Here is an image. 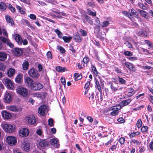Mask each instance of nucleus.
Listing matches in <instances>:
<instances>
[{
  "label": "nucleus",
  "instance_id": "1",
  "mask_svg": "<svg viewBox=\"0 0 153 153\" xmlns=\"http://www.w3.org/2000/svg\"><path fill=\"white\" fill-rule=\"evenodd\" d=\"M1 127L6 131L9 133H11L14 131L16 128L15 126L9 125L4 123H2Z\"/></svg>",
  "mask_w": 153,
  "mask_h": 153
},
{
  "label": "nucleus",
  "instance_id": "2",
  "mask_svg": "<svg viewBox=\"0 0 153 153\" xmlns=\"http://www.w3.org/2000/svg\"><path fill=\"white\" fill-rule=\"evenodd\" d=\"M29 76L34 79H37L40 76L38 71L35 68L30 69L28 72Z\"/></svg>",
  "mask_w": 153,
  "mask_h": 153
},
{
  "label": "nucleus",
  "instance_id": "3",
  "mask_svg": "<svg viewBox=\"0 0 153 153\" xmlns=\"http://www.w3.org/2000/svg\"><path fill=\"white\" fill-rule=\"evenodd\" d=\"M2 81L8 89L13 90V85L10 79L7 78H4L2 79Z\"/></svg>",
  "mask_w": 153,
  "mask_h": 153
},
{
  "label": "nucleus",
  "instance_id": "4",
  "mask_svg": "<svg viewBox=\"0 0 153 153\" xmlns=\"http://www.w3.org/2000/svg\"><path fill=\"white\" fill-rule=\"evenodd\" d=\"M6 142L10 146L16 145L17 143L16 138L15 137L8 136L6 138Z\"/></svg>",
  "mask_w": 153,
  "mask_h": 153
},
{
  "label": "nucleus",
  "instance_id": "5",
  "mask_svg": "<svg viewBox=\"0 0 153 153\" xmlns=\"http://www.w3.org/2000/svg\"><path fill=\"white\" fill-rule=\"evenodd\" d=\"M17 91L19 94L23 97H26L28 94L27 90L22 87L18 88L17 89Z\"/></svg>",
  "mask_w": 153,
  "mask_h": 153
},
{
  "label": "nucleus",
  "instance_id": "6",
  "mask_svg": "<svg viewBox=\"0 0 153 153\" xmlns=\"http://www.w3.org/2000/svg\"><path fill=\"white\" fill-rule=\"evenodd\" d=\"M47 106L43 105L39 107L38 110V112L40 115L44 116L48 112Z\"/></svg>",
  "mask_w": 153,
  "mask_h": 153
},
{
  "label": "nucleus",
  "instance_id": "7",
  "mask_svg": "<svg viewBox=\"0 0 153 153\" xmlns=\"http://www.w3.org/2000/svg\"><path fill=\"white\" fill-rule=\"evenodd\" d=\"M12 53L15 56H19L23 54V51L21 48H15L12 51Z\"/></svg>",
  "mask_w": 153,
  "mask_h": 153
},
{
  "label": "nucleus",
  "instance_id": "8",
  "mask_svg": "<svg viewBox=\"0 0 153 153\" xmlns=\"http://www.w3.org/2000/svg\"><path fill=\"white\" fill-rule=\"evenodd\" d=\"M29 134V131L28 129L26 128H21L19 132L20 136L22 137H27Z\"/></svg>",
  "mask_w": 153,
  "mask_h": 153
},
{
  "label": "nucleus",
  "instance_id": "9",
  "mask_svg": "<svg viewBox=\"0 0 153 153\" xmlns=\"http://www.w3.org/2000/svg\"><path fill=\"white\" fill-rule=\"evenodd\" d=\"M12 97L11 94L6 92L4 95V102L7 103H10L11 101Z\"/></svg>",
  "mask_w": 153,
  "mask_h": 153
},
{
  "label": "nucleus",
  "instance_id": "10",
  "mask_svg": "<svg viewBox=\"0 0 153 153\" xmlns=\"http://www.w3.org/2000/svg\"><path fill=\"white\" fill-rule=\"evenodd\" d=\"M48 142L47 139H41L39 142V146L43 149L48 146Z\"/></svg>",
  "mask_w": 153,
  "mask_h": 153
},
{
  "label": "nucleus",
  "instance_id": "11",
  "mask_svg": "<svg viewBox=\"0 0 153 153\" xmlns=\"http://www.w3.org/2000/svg\"><path fill=\"white\" fill-rule=\"evenodd\" d=\"M43 88V85L39 82H36L33 87L32 90L35 91H39Z\"/></svg>",
  "mask_w": 153,
  "mask_h": 153
},
{
  "label": "nucleus",
  "instance_id": "12",
  "mask_svg": "<svg viewBox=\"0 0 153 153\" xmlns=\"http://www.w3.org/2000/svg\"><path fill=\"white\" fill-rule=\"evenodd\" d=\"M131 101L132 100L131 99H128L126 100L122 101L119 104L120 106V108L121 109L122 107H123L128 105Z\"/></svg>",
  "mask_w": 153,
  "mask_h": 153
},
{
  "label": "nucleus",
  "instance_id": "13",
  "mask_svg": "<svg viewBox=\"0 0 153 153\" xmlns=\"http://www.w3.org/2000/svg\"><path fill=\"white\" fill-rule=\"evenodd\" d=\"M126 68L128 69L132 70L134 72H135L136 70L135 68V67L133 65L129 62H126L124 63Z\"/></svg>",
  "mask_w": 153,
  "mask_h": 153
},
{
  "label": "nucleus",
  "instance_id": "14",
  "mask_svg": "<svg viewBox=\"0 0 153 153\" xmlns=\"http://www.w3.org/2000/svg\"><path fill=\"white\" fill-rule=\"evenodd\" d=\"M27 120L28 123L31 124H34L36 123V119L34 117L33 115L28 116L27 117Z\"/></svg>",
  "mask_w": 153,
  "mask_h": 153
},
{
  "label": "nucleus",
  "instance_id": "15",
  "mask_svg": "<svg viewBox=\"0 0 153 153\" xmlns=\"http://www.w3.org/2000/svg\"><path fill=\"white\" fill-rule=\"evenodd\" d=\"M14 38L19 45H21L22 42V39L21 36L18 34H15L14 36Z\"/></svg>",
  "mask_w": 153,
  "mask_h": 153
},
{
  "label": "nucleus",
  "instance_id": "16",
  "mask_svg": "<svg viewBox=\"0 0 153 153\" xmlns=\"http://www.w3.org/2000/svg\"><path fill=\"white\" fill-rule=\"evenodd\" d=\"M50 142L51 144L55 148H58L59 146V143L56 139L53 138L50 140Z\"/></svg>",
  "mask_w": 153,
  "mask_h": 153
},
{
  "label": "nucleus",
  "instance_id": "17",
  "mask_svg": "<svg viewBox=\"0 0 153 153\" xmlns=\"http://www.w3.org/2000/svg\"><path fill=\"white\" fill-rule=\"evenodd\" d=\"M85 94L90 100H92L94 98V93L91 91H88V90L86 91Z\"/></svg>",
  "mask_w": 153,
  "mask_h": 153
},
{
  "label": "nucleus",
  "instance_id": "18",
  "mask_svg": "<svg viewBox=\"0 0 153 153\" xmlns=\"http://www.w3.org/2000/svg\"><path fill=\"white\" fill-rule=\"evenodd\" d=\"M1 114L3 117L4 119H7L10 118L12 116L11 114L10 113L5 111H2Z\"/></svg>",
  "mask_w": 153,
  "mask_h": 153
},
{
  "label": "nucleus",
  "instance_id": "19",
  "mask_svg": "<svg viewBox=\"0 0 153 153\" xmlns=\"http://www.w3.org/2000/svg\"><path fill=\"white\" fill-rule=\"evenodd\" d=\"M33 80L30 77H26L25 79V82L27 87L33 82Z\"/></svg>",
  "mask_w": 153,
  "mask_h": 153
},
{
  "label": "nucleus",
  "instance_id": "20",
  "mask_svg": "<svg viewBox=\"0 0 153 153\" xmlns=\"http://www.w3.org/2000/svg\"><path fill=\"white\" fill-rule=\"evenodd\" d=\"M22 146L24 150L26 152H27L30 148L29 144L25 141L22 143Z\"/></svg>",
  "mask_w": 153,
  "mask_h": 153
},
{
  "label": "nucleus",
  "instance_id": "21",
  "mask_svg": "<svg viewBox=\"0 0 153 153\" xmlns=\"http://www.w3.org/2000/svg\"><path fill=\"white\" fill-rule=\"evenodd\" d=\"M7 57V54L4 52H0V60L4 61Z\"/></svg>",
  "mask_w": 153,
  "mask_h": 153
},
{
  "label": "nucleus",
  "instance_id": "22",
  "mask_svg": "<svg viewBox=\"0 0 153 153\" xmlns=\"http://www.w3.org/2000/svg\"><path fill=\"white\" fill-rule=\"evenodd\" d=\"M15 70L12 68H10L7 72V74L9 77L13 76L14 74Z\"/></svg>",
  "mask_w": 153,
  "mask_h": 153
},
{
  "label": "nucleus",
  "instance_id": "23",
  "mask_svg": "<svg viewBox=\"0 0 153 153\" xmlns=\"http://www.w3.org/2000/svg\"><path fill=\"white\" fill-rule=\"evenodd\" d=\"M7 109L12 111H18V108L14 105L8 106H7Z\"/></svg>",
  "mask_w": 153,
  "mask_h": 153
},
{
  "label": "nucleus",
  "instance_id": "24",
  "mask_svg": "<svg viewBox=\"0 0 153 153\" xmlns=\"http://www.w3.org/2000/svg\"><path fill=\"white\" fill-rule=\"evenodd\" d=\"M5 18L7 22L9 23L11 25H12L14 24V22L10 16L8 15L6 16Z\"/></svg>",
  "mask_w": 153,
  "mask_h": 153
},
{
  "label": "nucleus",
  "instance_id": "25",
  "mask_svg": "<svg viewBox=\"0 0 153 153\" xmlns=\"http://www.w3.org/2000/svg\"><path fill=\"white\" fill-rule=\"evenodd\" d=\"M120 109V108H118L114 107V110L111 113V114L112 116H115L118 114L119 111H118Z\"/></svg>",
  "mask_w": 153,
  "mask_h": 153
},
{
  "label": "nucleus",
  "instance_id": "26",
  "mask_svg": "<svg viewBox=\"0 0 153 153\" xmlns=\"http://www.w3.org/2000/svg\"><path fill=\"white\" fill-rule=\"evenodd\" d=\"M7 8L6 4L3 2H0V10L1 11L5 10Z\"/></svg>",
  "mask_w": 153,
  "mask_h": 153
},
{
  "label": "nucleus",
  "instance_id": "27",
  "mask_svg": "<svg viewBox=\"0 0 153 153\" xmlns=\"http://www.w3.org/2000/svg\"><path fill=\"white\" fill-rule=\"evenodd\" d=\"M56 70L59 72H63L66 71L65 67H62L61 66H59L56 67Z\"/></svg>",
  "mask_w": 153,
  "mask_h": 153
},
{
  "label": "nucleus",
  "instance_id": "28",
  "mask_svg": "<svg viewBox=\"0 0 153 153\" xmlns=\"http://www.w3.org/2000/svg\"><path fill=\"white\" fill-rule=\"evenodd\" d=\"M22 77V76L21 74H18L15 78V82L18 83H21V82Z\"/></svg>",
  "mask_w": 153,
  "mask_h": 153
},
{
  "label": "nucleus",
  "instance_id": "29",
  "mask_svg": "<svg viewBox=\"0 0 153 153\" xmlns=\"http://www.w3.org/2000/svg\"><path fill=\"white\" fill-rule=\"evenodd\" d=\"M74 38L75 41L77 42H80L81 41V38L80 35L76 34L74 36Z\"/></svg>",
  "mask_w": 153,
  "mask_h": 153
},
{
  "label": "nucleus",
  "instance_id": "30",
  "mask_svg": "<svg viewBox=\"0 0 153 153\" xmlns=\"http://www.w3.org/2000/svg\"><path fill=\"white\" fill-rule=\"evenodd\" d=\"M62 38L65 42L68 43L72 39V37L71 36H64Z\"/></svg>",
  "mask_w": 153,
  "mask_h": 153
},
{
  "label": "nucleus",
  "instance_id": "31",
  "mask_svg": "<svg viewBox=\"0 0 153 153\" xmlns=\"http://www.w3.org/2000/svg\"><path fill=\"white\" fill-rule=\"evenodd\" d=\"M22 65L23 69L24 70H27L28 68L29 64L27 61H26L25 62H24L23 63Z\"/></svg>",
  "mask_w": 153,
  "mask_h": 153
},
{
  "label": "nucleus",
  "instance_id": "32",
  "mask_svg": "<svg viewBox=\"0 0 153 153\" xmlns=\"http://www.w3.org/2000/svg\"><path fill=\"white\" fill-rule=\"evenodd\" d=\"M74 76L75 77V80L76 81L81 79L82 77V75L80 74H78V73H75L74 74Z\"/></svg>",
  "mask_w": 153,
  "mask_h": 153
},
{
  "label": "nucleus",
  "instance_id": "33",
  "mask_svg": "<svg viewBox=\"0 0 153 153\" xmlns=\"http://www.w3.org/2000/svg\"><path fill=\"white\" fill-rule=\"evenodd\" d=\"M54 31L57 34L59 38H62L63 36V34L58 29H56L54 30Z\"/></svg>",
  "mask_w": 153,
  "mask_h": 153
},
{
  "label": "nucleus",
  "instance_id": "34",
  "mask_svg": "<svg viewBox=\"0 0 153 153\" xmlns=\"http://www.w3.org/2000/svg\"><path fill=\"white\" fill-rule=\"evenodd\" d=\"M85 19L86 21L89 23L90 25H92L93 24V22L91 19L90 17L86 15L85 17Z\"/></svg>",
  "mask_w": 153,
  "mask_h": 153
},
{
  "label": "nucleus",
  "instance_id": "35",
  "mask_svg": "<svg viewBox=\"0 0 153 153\" xmlns=\"http://www.w3.org/2000/svg\"><path fill=\"white\" fill-rule=\"evenodd\" d=\"M138 11L141 15L143 17L146 18L147 16V13L146 11L141 10H138Z\"/></svg>",
  "mask_w": 153,
  "mask_h": 153
},
{
  "label": "nucleus",
  "instance_id": "36",
  "mask_svg": "<svg viewBox=\"0 0 153 153\" xmlns=\"http://www.w3.org/2000/svg\"><path fill=\"white\" fill-rule=\"evenodd\" d=\"M91 68L94 73L95 75H97L98 74V72L95 67L93 65H91Z\"/></svg>",
  "mask_w": 153,
  "mask_h": 153
},
{
  "label": "nucleus",
  "instance_id": "37",
  "mask_svg": "<svg viewBox=\"0 0 153 153\" xmlns=\"http://www.w3.org/2000/svg\"><path fill=\"white\" fill-rule=\"evenodd\" d=\"M111 88L112 90V91L114 92H115L119 90L118 88L115 87L113 84L111 83Z\"/></svg>",
  "mask_w": 153,
  "mask_h": 153
},
{
  "label": "nucleus",
  "instance_id": "38",
  "mask_svg": "<svg viewBox=\"0 0 153 153\" xmlns=\"http://www.w3.org/2000/svg\"><path fill=\"white\" fill-rule=\"evenodd\" d=\"M0 40H1L4 43L6 44L9 40L8 39L5 38L4 37L1 36L0 37Z\"/></svg>",
  "mask_w": 153,
  "mask_h": 153
},
{
  "label": "nucleus",
  "instance_id": "39",
  "mask_svg": "<svg viewBox=\"0 0 153 153\" xmlns=\"http://www.w3.org/2000/svg\"><path fill=\"white\" fill-rule=\"evenodd\" d=\"M96 86L97 87V89L100 92H102V89H101V86L100 85V83L98 81L96 80L95 82Z\"/></svg>",
  "mask_w": 153,
  "mask_h": 153
},
{
  "label": "nucleus",
  "instance_id": "40",
  "mask_svg": "<svg viewBox=\"0 0 153 153\" xmlns=\"http://www.w3.org/2000/svg\"><path fill=\"white\" fill-rule=\"evenodd\" d=\"M138 5L139 6L140 8L143 10H146V7L143 3H142L140 2L138 3Z\"/></svg>",
  "mask_w": 153,
  "mask_h": 153
},
{
  "label": "nucleus",
  "instance_id": "41",
  "mask_svg": "<svg viewBox=\"0 0 153 153\" xmlns=\"http://www.w3.org/2000/svg\"><path fill=\"white\" fill-rule=\"evenodd\" d=\"M129 15L131 16L133 15H138V13L134 10L132 9L131 10V13Z\"/></svg>",
  "mask_w": 153,
  "mask_h": 153
},
{
  "label": "nucleus",
  "instance_id": "42",
  "mask_svg": "<svg viewBox=\"0 0 153 153\" xmlns=\"http://www.w3.org/2000/svg\"><path fill=\"white\" fill-rule=\"evenodd\" d=\"M88 10V15H90L92 16H96V12H93L91 10Z\"/></svg>",
  "mask_w": 153,
  "mask_h": 153
},
{
  "label": "nucleus",
  "instance_id": "43",
  "mask_svg": "<svg viewBox=\"0 0 153 153\" xmlns=\"http://www.w3.org/2000/svg\"><path fill=\"white\" fill-rule=\"evenodd\" d=\"M118 78L119 79V82L120 83L124 84H126V82L125 80L123 78L120 77L119 76H118Z\"/></svg>",
  "mask_w": 153,
  "mask_h": 153
},
{
  "label": "nucleus",
  "instance_id": "44",
  "mask_svg": "<svg viewBox=\"0 0 153 153\" xmlns=\"http://www.w3.org/2000/svg\"><path fill=\"white\" fill-rule=\"evenodd\" d=\"M140 134L139 132H134L131 133L130 135V138H132L135 137L136 135H138Z\"/></svg>",
  "mask_w": 153,
  "mask_h": 153
},
{
  "label": "nucleus",
  "instance_id": "45",
  "mask_svg": "<svg viewBox=\"0 0 153 153\" xmlns=\"http://www.w3.org/2000/svg\"><path fill=\"white\" fill-rule=\"evenodd\" d=\"M5 69V66L3 63H0V70L4 71Z\"/></svg>",
  "mask_w": 153,
  "mask_h": 153
},
{
  "label": "nucleus",
  "instance_id": "46",
  "mask_svg": "<svg viewBox=\"0 0 153 153\" xmlns=\"http://www.w3.org/2000/svg\"><path fill=\"white\" fill-rule=\"evenodd\" d=\"M109 24V22L108 21H104L102 22V26L103 27H107Z\"/></svg>",
  "mask_w": 153,
  "mask_h": 153
},
{
  "label": "nucleus",
  "instance_id": "47",
  "mask_svg": "<svg viewBox=\"0 0 153 153\" xmlns=\"http://www.w3.org/2000/svg\"><path fill=\"white\" fill-rule=\"evenodd\" d=\"M142 121L141 120L139 119L138 120V121L137 122V127L138 128H139L140 127H141V126L142 125Z\"/></svg>",
  "mask_w": 153,
  "mask_h": 153
},
{
  "label": "nucleus",
  "instance_id": "48",
  "mask_svg": "<svg viewBox=\"0 0 153 153\" xmlns=\"http://www.w3.org/2000/svg\"><path fill=\"white\" fill-rule=\"evenodd\" d=\"M124 54L126 56H131L133 55V53L130 51H126L124 52Z\"/></svg>",
  "mask_w": 153,
  "mask_h": 153
},
{
  "label": "nucleus",
  "instance_id": "49",
  "mask_svg": "<svg viewBox=\"0 0 153 153\" xmlns=\"http://www.w3.org/2000/svg\"><path fill=\"white\" fill-rule=\"evenodd\" d=\"M79 32L83 36H85L87 34L85 30H82V29H80Z\"/></svg>",
  "mask_w": 153,
  "mask_h": 153
},
{
  "label": "nucleus",
  "instance_id": "50",
  "mask_svg": "<svg viewBox=\"0 0 153 153\" xmlns=\"http://www.w3.org/2000/svg\"><path fill=\"white\" fill-rule=\"evenodd\" d=\"M16 8L21 14H24L25 13V12L23 10H21V8L20 7L17 5L16 6Z\"/></svg>",
  "mask_w": 153,
  "mask_h": 153
},
{
  "label": "nucleus",
  "instance_id": "51",
  "mask_svg": "<svg viewBox=\"0 0 153 153\" xmlns=\"http://www.w3.org/2000/svg\"><path fill=\"white\" fill-rule=\"evenodd\" d=\"M145 42L146 44L149 45V47H150L152 48H153V44L151 42L148 40H145Z\"/></svg>",
  "mask_w": 153,
  "mask_h": 153
},
{
  "label": "nucleus",
  "instance_id": "52",
  "mask_svg": "<svg viewBox=\"0 0 153 153\" xmlns=\"http://www.w3.org/2000/svg\"><path fill=\"white\" fill-rule=\"evenodd\" d=\"M148 129V127L146 126H143L141 128V130L142 132H145Z\"/></svg>",
  "mask_w": 153,
  "mask_h": 153
},
{
  "label": "nucleus",
  "instance_id": "53",
  "mask_svg": "<svg viewBox=\"0 0 153 153\" xmlns=\"http://www.w3.org/2000/svg\"><path fill=\"white\" fill-rule=\"evenodd\" d=\"M48 124L50 126H52L53 125V119L52 118H50L48 120Z\"/></svg>",
  "mask_w": 153,
  "mask_h": 153
},
{
  "label": "nucleus",
  "instance_id": "54",
  "mask_svg": "<svg viewBox=\"0 0 153 153\" xmlns=\"http://www.w3.org/2000/svg\"><path fill=\"white\" fill-rule=\"evenodd\" d=\"M47 56L48 58L49 59H51L52 58V54L51 52L49 51L47 53Z\"/></svg>",
  "mask_w": 153,
  "mask_h": 153
},
{
  "label": "nucleus",
  "instance_id": "55",
  "mask_svg": "<svg viewBox=\"0 0 153 153\" xmlns=\"http://www.w3.org/2000/svg\"><path fill=\"white\" fill-rule=\"evenodd\" d=\"M131 141L134 144L138 145L140 144V143L139 141L136 140H132Z\"/></svg>",
  "mask_w": 153,
  "mask_h": 153
},
{
  "label": "nucleus",
  "instance_id": "56",
  "mask_svg": "<svg viewBox=\"0 0 153 153\" xmlns=\"http://www.w3.org/2000/svg\"><path fill=\"white\" fill-rule=\"evenodd\" d=\"M2 33L3 35L5 36H8V34L7 33V32L6 30L4 29H2Z\"/></svg>",
  "mask_w": 153,
  "mask_h": 153
},
{
  "label": "nucleus",
  "instance_id": "57",
  "mask_svg": "<svg viewBox=\"0 0 153 153\" xmlns=\"http://www.w3.org/2000/svg\"><path fill=\"white\" fill-rule=\"evenodd\" d=\"M7 45L11 48H12L14 46V45L9 40L6 43Z\"/></svg>",
  "mask_w": 153,
  "mask_h": 153
},
{
  "label": "nucleus",
  "instance_id": "58",
  "mask_svg": "<svg viewBox=\"0 0 153 153\" xmlns=\"http://www.w3.org/2000/svg\"><path fill=\"white\" fill-rule=\"evenodd\" d=\"M34 95L36 97L40 98H41L42 97V94L39 93H35Z\"/></svg>",
  "mask_w": 153,
  "mask_h": 153
},
{
  "label": "nucleus",
  "instance_id": "59",
  "mask_svg": "<svg viewBox=\"0 0 153 153\" xmlns=\"http://www.w3.org/2000/svg\"><path fill=\"white\" fill-rule=\"evenodd\" d=\"M88 6L93 7L95 6V4L94 3H92L91 2H88L86 4Z\"/></svg>",
  "mask_w": 153,
  "mask_h": 153
},
{
  "label": "nucleus",
  "instance_id": "60",
  "mask_svg": "<svg viewBox=\"0 0 153 153\" xmlns=\"http://www.w3.org/2000/svg\"><path fill=\"white\" fill-rule=\"evenodd\" d=\"M42 130L40 129H38L36 132V133L39 135L41 136L42 135Z\"/></svg>",
  "mask_w": 153,
  "mask_h": 153
},
{
  "label": "nucleus",
  "instance_id": "61",
  "mask_svg": "<svg viewBox=\"0 0 153 153\" xmlns=\"http://www.w3.org/2000/svg\"><path fill=\"white\" fill-rule=\"evenodd\" d=\"M128 59L131 61H134L137 60V58L136 57H129Z\"/></svg>",
  "mask_w": 153,
  "mask_h": 153
},
{
  "label": "nucleus",
  "instance_id": "62",
  "mask_svg": "<svg viewBox=\"0 0 153 153\" xmlns=\"http://www.w3.org/2000/svg\"><path fill=\"white\" fill-rule=\"evenodd\" d=\"M82 61L84 63H87L88 62L89 59L87 57H84Z\"/></svg>",
  "mask_w": 153,
  "mask_h": 153
},
{
  "label": "nucleus",
  "instance_id": "63",
  "mask_svg": "<svg viewBox=\"0 0 153 153\" xmlns=\"http://www.w3.org/2000/svg\"><path fill=\"white\" fill-rule=\"evenodd\" d=\"M125 138L124 137H121L120 138L119 141L121 144H123L125 142Z\"/></svg>",
  "mask_w": 153,
  "mask_h": 153
},
{
  "label": "nucleus",
  "instance_id": "64",
  "mask_svg": "<svg viewBox=\"0 0 153 153\" xmlns=\"http://www.w3.org/2000/svg\"><path fill=\"white\" fill-rule=\"evenodd\" d=\"M149 146L150 149L153 150V140L152 141L149 143Z\"/></svg>",
  "mask_w": 153,
  "mask_h": 153
}]
</instances>
